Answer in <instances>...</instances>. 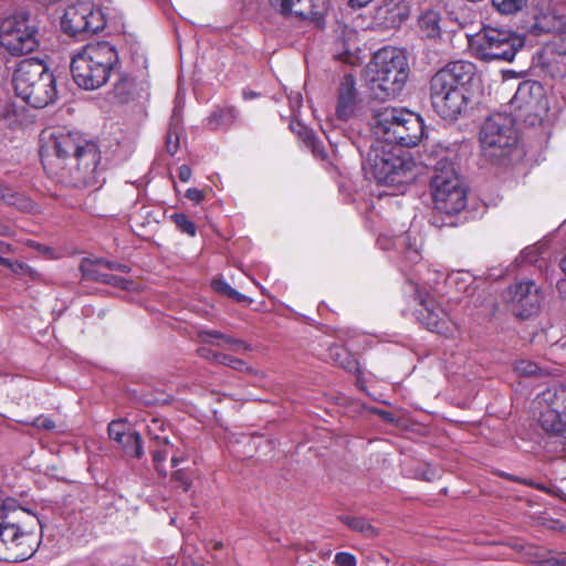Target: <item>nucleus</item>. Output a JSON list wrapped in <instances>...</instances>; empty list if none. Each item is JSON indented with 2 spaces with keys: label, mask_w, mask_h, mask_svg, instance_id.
<instances>
[{
  "label": "nucleus",
  "mask_w": 566,
  "mask_h": 566,
  "mask_svg": "<svg viewBox=\"0 0 566 566\" xmlns=\"http://www.w3.org/2000/svg\"><path fill=\"white\" fill-rule=\"evenodd\" d=\"M49 156L56 159L61 178L74 188H99L105 180L97 144L75 132L57 129L45 143Z\"/></svg>",
  "instance_id": "obj_1"
},
{
  "label": "nucleus",
  "mask_w": 566,
  "mask_h": 566,
  "mask_svg": "<svg viewBox=\"0 0 566 566\" xmlns=\"http://www.w3.org/2000/svg\"><path fill=\"white\" fill-rule=\"evenodd\" d=\"M474 75L473 63L454 61L431 77L430 101L432 108L441 118L454 122L469 113Z\"/></svg>",
  "instance_id": "obj_2"
},
{
  "label": "nucleus",
  "mask_w": 566,
  "mask_h": 566,
  "mask_svg": "<svg viewBox=\"0 0 566 566\" xmlns=\"http://www.w3.org/2000/svg\"><path fill=\"white\" fill-rule=\"evenodd\" d=\"M36 528H42V522L31 511L0 505V560L18 563L32 557L39 545Z\"/></svg>",
  "instance_id": "obj_3"
},
{
  "label": "nucleus",
  "mask_w": 566,
  "mask_h": 566,
  "mask_svg": "<svg viewBox=\"0 0 566 566\" xmlns=\"http://www.w3.org/2000/svg\"><path fill=\"white\" fill-rule=\"evenodd\" d=\"M415 168V160L409 155L376 138L363 160V170L367 178L391 187L412 182L416 179Z\"/></svg>",
  "instance_id": "obj_4"
},
{
  "label": "nucleus",
  "mask_w": 566,
  "mask_h": 566,
  "mask_svg": "<svg viewBox=\"0 0 566 566\" xmlns=\"http://www.w3.org/2000/svg\"><path fill=\"white\" fill-rule=\"evenodd\" d=\"M409 76V64L405 51L384 48L376 52L368 65V85L375 98L386 101L397 97Z\"/></svg>",
  "instance_id": "obj_5"
},
{
  "label": "nucleus",
  "mask_w": 566,
  "mask_h": 566,
  "mask_svg": "<svg viewBox=\"0 0 566 566\" xmlns=\"http://www.w3.org/2000/svg\"><path fill=\"white\" fill-rule=\"evenodd\" d=\"M118 63L116 48L106 41L86 44L71 62L74 82L82 88L96 90L106 84Z\"/></svg>",
  "instance_id": "obj_6"
},
{
  "label": "nucleus",
  "mask_w": 566,
  "mask_h": 566,
  "mask_svg": "<svg viewBox=\"0 0 566 566\" xmlns=\"http://www.w3.org/2000/svg\"><path fill=\"white\" fill-rule=\"evenodd\" d=\"M12 84L17 96L34 108L45 107L55 101V77L38 59L21 61L13 72Z\"/></svg>",
  "instance_id": "obj_7"
},
{
  "label": "nucleus",
  "mask_w": 566,
  "mask_h": 566,
  "mask_svg": "<svg viewBox=\"0 0 566 566\" xmlns=\"http://www.w3.org/2000/svg\"><path fill=\"white\" fill-rule=\"evenodd\" d=\"M375 138L391 147H413L423 135L422 118L407 109L386 107L375 114Z\"/></svg>",
  "instance_id": "obj_8"
},
{
  "label": "nucleus",
  "mask_w": 566,
  "mask_h": 566,
  "mask_svg": "<svg viewBox=\"0 0 566 566\" xmlns=\"http://www.w3.org/2000/svg\"><path fill=\"white\" fill-rule=\"evenodd\" d=\"M431 192L436 209L455 214L467 207V188L450 161H439L431 180Z\"/></svg>",
  "instance_id": "obj_9"
},
{
  "label": "nucleus",
  "mask_w": 566,
  "mask_h": 566,
  "mask_svg": "<svg viewBox=\"0 0 566 566\" xmlns=\"http://www.w3.org/2000/svg\"><path fill=\"white\" fill-rule=\"evenodd\" d=\"M470 45L482 61L512 62L524 39L510 30L486 27L470 40Z\"/></svg>",
  "instance_id": "obj_10"
},
{
  "label": "nucleus",
  "mask_w": 566,
  "mask_h": 566,
  "mask_svg": "<svg viewBox=\"0 0 566 566\" xmlns=\"http://www.w3.org/2000/svg\"><path fill=\"white\" fill-rule=\"evenodd\" d=\"M0 45L11 55H25L39 45V28L27 12H19L0 22Z\"/></svg>",
  "instance_id": "obj_11"
},
{
  "label": "nucleus",
  "mask_w": 566,
  "mask_h": 566,
  "mask_svg": "<svg viewBox=\"0 0 566 566\" xmlns=\"http://www.w3.org/2000/svg\"><path fill=\"white\" fill-rule=\"evenodd\" d=\"M517 133L511 115L495 113L490 115L480 130V143L491 157L505 156L517 145Z\"/></svg>",
  "instance_id": "obj_12"
},
{
  "label": "nucleus",
  "mask_w": 566,
  "mask_h": 566,
  "mask_svg": "<svg viewBox=\"0 0 566 566\" xmlns=\"http://www.w3.org/2000/svg\"><path fill=\"white\" fill-rule=\"evenodd\" d=\"M406 292L413 294L419 308L416 310L417 318L429 331L450 336L457 329L453 321L448 313L430 295L429 291L421 286L413 277H409L406 285Z\"/></svg>",
  "instance_id": "obj_13"
},
{
  "label": "nucleus",
  "mask_w": 566,
  "mask_h": 566,
  "mask_svg": "<svg viewBox=\"0 0 566 566\" xmlns=\"http://www.w3.org/2000/svg\"><path fill=\"white\" fill-rule=\"evenodd\" d=\"M61 27L69 35L85 36L103 30L105 20L93 2L77 1L65 8Z\"/></svg>",
  "instance_id": "obj_14"
},
{
  "label": "nucleus",
  "mask_w": 566,
  "mask_h": 566,
  "mask_svg": "<svg viewBox=\"0 0 566 566\" xmlns=\"http://www.w3.org/2000/svg\"><path fill=\"white\" fill-rule=\"evenodd\" d=\"M512 106L521 112V116L525 117L532 125L541 119L546 113L548 106L545 97V90L539 82L525 81L522 82L514 96L511 99Z\"/></svg>",
  "instance_id": "obj_15"
},
{
  "label": "nucleus",
  "mask_w": 566,
  "mask_h": 566,
  "mask_svg": "<svg viewBox=\"0 0 566 566\" xmlns=\"http://www.w3.org/2000/svg\"><path fill=\"white\" fill-rule=\"evenodd\" d=\"M505 300L512 304L517 316L526 318L538 311L542 295L532 280H525L511 285L505 293Z\"/></svg>",
  "instance_id": "obj_16"
},
{
  "label": "nucleus",
  "mask_w": 566,
  "mask_h": 566,
  "mask_svg": "<svg viewBox=\"0 0 566 566\" xmlns=\"http://www.w3.org/2000/svg\"><path fill=\"white\" fill-rule=\"evenodd\" d=\"M377 244L384 250H397L402 253L405 260L411 264L416 265L421 260V238L415 232L406 231L392 238L387 234H382L377 239Z\"/></svg>",
  "instance_id": "obj_17"
},
{
  "label": "nucleus",
  "mask_w": 566,
  "mask_h": 566,
  "mask_svg": "<svg viewBox=\"0 0 566 566\" xmlns=\"http://www.w3.org/2000/svg\"><path fill=\"white\" fill-rule=\"evenodd\" d=\"M108 436L116 441L127 455L142 458L144 448L142 437L137 431L128 429L127 423L123 420H114L108 424Z\"/></svg>",
  "instance_id": "obj_18"
},
{
  "label": "nucleus",
  "mask_w": 566,
  "mask_h": 566,
  "mask_svg": "<svg viewBox=\"0 0 566 566\" xmlns=\"http://www.w3.org/2000/svg\"><path fill=\"white\" fill-rule=\"evenodd\" d=\"M407 18L405 7L398 0H385L374 15V21L381 29H395Z\"/></svg>",
  "instance_id": "obj_19"
},
{
  "label": "nucleus",
  "mask_w": 566,
  "mask_h": 566,
  "mask_svg": "<svg viewBox=\"0 0 566 566\" xmlns=\"http://www.w3.org/2000/svg\"><path fill=\"white\" fill-rule=\"evenodd\" d=\"M560 32H566V19L551 10L535 14L534 22L530 27V33L535 36L547 33H553L555 36Z\"/></svg>",
  "instance_id": "obj_20"
},
{
  "label": "nucleus",
  "mask_w": 566,
  "mask_h": 566,
  "mask_svg": "<svg viewBox=\"0 0 566 566\" xmlns=\"http://www.w3.org/2000/svg\"><path fill=\"white\" fill-rule=\"evenodd\" d=\"M356 81L352 74H346L340 83L338 103H337V116L340 119H348L356 106Z\"/></svg>",
  "instance_id": "obj_21"
},
{
  "label": "nucleus",
  "mask_w": 566,
  "mask_h": 566,
  "mask_svg": "<svg viewBox=\"0 0 566 566\" xmlns=\"http://www.w3.org/2000/svg\"><path fill=\"white\" fill-rule=\"evenodd\" d=\"M354 343L349 344L348 348L343 347H329V358L339 367L344 368L348 373H354L357 377V385L363 389V370L359 361L352 355L354 350Z\"/></svg>",
  "instance_id": "obj_22"
},
{
  "label": "nucleus",
  "mask_w": 566,
  "mask_h": 566,
  "mask_svg": "<svg viewBox=\"0 0 566 566\" xmlns=\"http://www.w3.org/2000/svg\"><path fill=\"white\" fill-rule=\"evenodd\" d=\"M545 51L555 55L552 61L547 62V65L552 67V75L564 76L566 74V31L555 35L546 45Z\"/></svg>",
  "instance_id": "obj_23"
},
{
  "label": "nucleus",
  "mask_w": 566,
  "mask_h": 566,
  "mask_svg": "<svg viewBox=\"0 0 566 566\" xmlns=\"http://www.w3.org/2000/svg\"><path fill=\"white\" fill-rule=\"evenodd\" d=\"M270 2L284 15L293 13L301 19H317L313 0H270Z\"/></svg>",
  "instance_id": "obj_24"
},
{
  "label": "nucleus",
  "mask_w": 566,
  "mask_h": 566,
  "mask_svg": "<svg viewBox=\"0 0 566 566\" xmlns=\"http://www.w3.org/2000/svg\"><path fill=\"white\" fill-rule=\"evenodd\" d=\"M238 117L239 112L234 106H217L206 118V126L210 130H228Z\"/></svg>",
  "instance_id": "obj_25"
},
{
  "label": "nucleus",
  "mask_w": 566,
  "mask_h": 566,
  "mask_svg": "<svg viewBox=\"0 0 566 566\" xmlns=\"http://www.w3.org/2000/svg\"><path fill=\"white\" fill-rule=\"evenodd\" d=\"M534 408L566 410V386L555 385L539 392L534 399Z\"/></svg>",
  "instance_id": "obj_26"
},
{
  "label": "nucleus",
  "mask_w": 566,
  "mask_h": 566,
  "mask_svg": "<svg viewBox=\"0 0 566 566\" xmlns=\"http://www.w3.org/2000/svg\"><path fill=\"white\" fill-rule=\"evenodd\" d=\"M441 15L436 10L422 12L418 19V27L422 36L437 39L441 35Z\"/></svg>",
  "instance_id": "obj_27"
},
{
  "label": "nucleus",
  "mask_w": 566,
  "mask_h": 566,
  "mask_svg": "<svg viewBox=\"0 0 566 566\" xmlns=\"http://www.w3.org/2000/svg\"><path fill=\"white\" fill-rule=\"evenodd\" d=\"M113 92L119 103H128L138 95V84L134 77L122 73L114 84Z\"/></svg>",
  "instance_id": "obj_28"
},
{
  "label": "nucleus",
  "mask_w": 566,
  "mask_h": 566,
  "mask_svg": "<svg viewBox=\"0 0 566 566\" xmlns=\"http://www.w3.org/2000/svg\"><path fill=\"white\" fill-rule=\"evenodd\" d=\"M105 259H84L81 262L80 269L84 277L101 282L102 277L105 276L107 269Z\"/></svg>",
  "instance_id": "obj_29"
},
{
  "label": "nucleus",
  "mask_w": 566,
  "mask_h": 566,
  "mask_svg": "<svg viewBox=\"0 0 566 566\" xmlns=\"http://www.w3.org/2000/svg\"><path fill=\"white\" fill-rule=\"evenodd\" d=\"M0 198L7 205L13 206L20 210H28L32 207V202L29 198L2 185H0Z\"/></svg>",
  "instance_id": "obj_30"
},
{
  "label": "nucleus",
  "mask_w": 566,
  "mask_h": 566,
  "mask_svg": "<svg viewBox=\"0 0 566 566\" xmlns=\"http://www.w3.org/2000/svg\"><path fill=\"white\" fill-rule=\"evenodd\" d=\"M172 448V444L169 442V444H163L155 443L151 449V458L155 470L161 475L167 476V470L164 465V462L166 461L168 454L170 453V449Z\"/></svg>",
  "instance_id": "obj_31"
},
{
  "label": "nucleus",
  "mask_w": 566,
  "mask_h": 566,
  "mask_svg": "<svg viewBox=\"0 0 566 566\" xmlns=\"http://www.w3.org/2000/svg\"><path fill=\"white\" fill-rule=\"evenodd\" d=\"M344 523L353 531L363 534L365 537L373 538L378 535V531L369 521L363 517L347 516Z\"/></svg>",
  "instance_id": "obj_32"
},
{
  "label": "nucleus",
  "mask_w": 566,
  "mask_h": 566,
  "mask_svg": "<svg viewBox=\"0 0 566 566\" xmlns=\"http://www.w3.org/2000/svg\"><path fill=\"white\" fill-rule=\"evenodd\" d=\"M178 125L179 115L177 113V109L175 108L174 114L171 116L170 127L166 136V148L170 155H175L179 148Z\"/></svg>",
  "instance_id": "obj_33"
},
{
  "label": "nucleus",
  "mask_w": 566,
  "mask_h": 566,
  "mask_svg": "<svg viewBox=\"0 0 566 566\" xmlns=\"http://www.w3.org/2000/svg\"><path fill=\"white\" fill-rule=\"evenodd\" d=\"M291 129L297 134V136L304 142V144L315 154V136L312 129H308L298 120H292L290 123Z\"/></svg>",
  "instance_id": "obj_34"
},
{
  "label": "nucleus",
  "mask_w": 566,
  "mask_h": 566,
  "mask_svg": "<svg viewBox=\"0 0 566 566\" xmlns=\"http://www.w3.org/2000/svg\"><path fill=\"white\" fill-rule=\"evenodd\" d=\"M148 434L154 440L155 443L163 444H169V439L166 434H163L165 432V424L161 420L154 418L150 420V422L147 424Z\"/></svg>",
  "instance_id": "obj_35"
},
{
  "label": "nucleus",
  "mask_w": 566,
  "mask_h": 566,
  "mask_svg": "<svg viewBox=\"0 0 566 566\" xmlns=\"http://www.w3.org/2000/svg\"><path fill=\"white\" fill-rule=\"evenodd\" d=\"M514 370L521 376H543L546 371L536 363L527 359H521L515 363Z\"/></svg>",
  "instance_id": "obj_36"
},
{
  "label": "nucleus",
  "mask_w": 566,
  "mask_h": 566,
  "mask_svg": "<svg viewBox=\"0 0 566 566\" xmlns=\"http://www.w3.org/2000/svg\"><path fill=\"white\" fill-rule=\"evenodd\" d=\"M0 264L8 268L12 273L18 275H30L34 274V271L25 263L10 260L8 258L0 256Z\"/></svg>",
  "instance_id": "obj_37"
},
{
  "label": "nucleus",
  "mask_w": 566,
  "mask_h": 566,
  "mask_svg": "<svg viewBox=\"0 0 566 566\" xmlns=\"http://www.w3.org/2000/svg\"><path fill=\"white\" fill-rule=\"evenodd\" d=\"M171 220L181 232L190 237L196 235L197 227L185 213H174Z\"/></svg>",
  "instance_id": "obj_38"
},
{
  "label": "nucleus",
  "mask_w": 566,
  "mask_h": 566,
  "mask_svg": "<svg viewBox=\"0 0 566 566\" xmlns=\"http://www.w3.org/2000/svg\"><path fill=\"white\" fill-rule=\"evenodd\" d=\"M527 0H492L494 7L505 14H512L523 9Z\"/></svg>",
  "instance_id": "obj_39"
},
{
  "label": "nucleus",
  "mask_w": 566,
  "mask_h": 566,
  "mask_svg": "<svg viewBox=\"0 0 566 566\" xmlns=\"http://www.w3.org/2000/svg\"><path fill=\"white\" fill-rule=\"evenodd\" d=\"M227 334H223L219 331H210V329H201L198 332V337L202 343L221 347L220 342H224V337Z\"/></svg>",
  "instance_id": "obj_40"
},
{
  "label": "nucleus",
  "mask_w": 566,
  "mask_h": 566,
  "mask_svg": "<svg viewBox=\"0 0 566 566\" xmlns=\"http://www.w3.org/2000/svg\"><path fill=\"white\" fill-rule=\"evenodd\" d=\"M172 481L180 486L185 492L189 491L192 484V478L187 469H177L171 474Z\"/></svg>",
  "instance_id": "obj_41"
},
{
  "label": "nucleus",
  "mask_w": 566,
  "mask_h": 566,
  "mask_svg": "<svg viewBox=\"0 0 566 566\" xmlns=\"http://www.w3.org/2000/svg\"><path fill=\"white\" fill-rule=\"evenodd\" d=\"M532 562L539 563L543 566H566V553L560 552L556 555L541 558L537 554L531 557Z\"/></svg>",
  "instance_id": "obj_42"
},
{
  "label": "nucleus",
  "mask_w": 566,
  "mask_h": 566,
  "mask_svg": "<svg viewBox=\"0 0 566 566\" xmlns=\"http://www.w3.org/2000/svg\"><path fill=\"white\" fill-rule=\"evenodd\" d=\"M218 364L223 365V366H228V367H230V368H232L234 370L248 369L245 367L244 360L235 358V357L230 356V355H226V354L221 355L220 361Z\"/></svg>",
  "instance_id": "obj_43"
},
{
  "label": "nucleus",
  "mask_w": 566,
  "mask_h": 566,
  "mask_svg": "<svg viewBox=\"0 0 566 566\" xmlns=\"http://www.w3.org/2000/svg\"><path fill=\"white\" fill-rule=\"evenodd\" d=\"M211 286L217 293H220L228 297H230L232 294H235V290L233 287H231L230 284L221 277L214 279L211 282Z\"/></svg>",
  "instance_id": "obj_44"
},
{
  "label": "nucleus",
  "mask_w": 566,
  "mask_h": 566,
  "mask_svg": "<svg viewBox=\"0 0 566 566\" xmlns=\"http://www.w3.org/2000/svg\"><path fill=\"white\" fill-rule=\"evenodd\" d=\"M224 344H228L232 350L235 352H249L252 349V346L248 344L247 342L235 338L233 336L227 335L224 337Z\"/></svg>",
  "instance_id": "obj_45"
},
{
  "label": "nucleus",
  "mask_w": 566,
  "mask_h": 566,
  "mask_svg": "<svg viewBox=\"0 0 566 566\" xmlns=\"http://www.w3.org/2000/svg\"><path fill=\"white\" fill-rule=\"evenodd\" d=\"M334 564L335 566H356L357 560L353 554L347 552H339L335 555Z\"/></svg>",
  "instance_id": "obj_46"
},
{
  "label": "nucleus",
  "mask_w": 566,
  "mask_h": 566,
  "mask_svg": "<svg viewBox=\"0 0 566 566\" xmlns=\"http://www.w3.org/2000/svg\"><path fill=\"white\" fill-rule=\"evenodd\" d=\"M31 424L38 429L48 431L53 430L55 428V422L50 417H46L44 415L34 418Z\"/></svg>",
  "instance_id": "obj_47"
},
{
  "label": "nucleus",
  "mask_w": 566,
  "mask_h": 566,
  "mask_svg": "<svg viewBox=\"0 0 566 566\" xmlns=\"http://www.w3.org/2000/svg\"><path fill=\"white\" fill-rule=\"evenodd\" d=\"M108 285H112L119 290L128 291L133 287L134 282L129 279L113 274L111 281H108Z\"/></svg>",
  "instance_id": "obj_48"
},
{
  "label": "nucleus",
  "mask_w": 566,
  "mask_h": 566,
  "mask_svg": "<svg viewBox=\"0 0 566 566\" xmlns=\"http://www.w3.org/2000/svg\"><path fill=\"white\" fill-rule=\"evenodd\" d=\"M538 255H539L538 248L530 247L521 252L520 258H521L522 262L533 263V262L537 261Z\"/></svg>",
  "instance_id": "obj_49"
},
{
  "label": "nucleus",
  "mask_w": 566,
  "mask_h": 566,
  "mask_svg": "<svg viewBox=\"0 0 566 566\" xmlns=\"http://www.w3.org/2000/svg\"><path fill=\"white\" fill-rule=\"evenodd\" d=\"M198 354H199L200 357H202V358H205L207 360L217 363V364L220 361V358H221V355H222L220 353L213 352L209 347H200V348H198Z\"/></svg>",
  "instance_id": "obj_50"
},
{
  "label": "nucleus",
  "mask_w": 566,
  "mask_h": 566,
  "mask_svg": "<svg viewBox=\"0 0 566 566\" xmlns=\"http://www.w3.org/2000/svg\"><path fill=\"white\" fill-rule=\"evenodd\" d=\"M105 264H106L108 271H111V272L115 271V272H120V273H128L130 271L129 265H127L125 263L117 262V261L106 260Z\"/></svg>",
  "instance_id": "obj_51"
},
{
  "label": "nucleus",
  "mask_w": 566,
  "mask_h": 566,
  "mask_svg": "<svg viewBox=\"0 0 566 566\" xmlns=\"http://www.w3.org/2000/svg\"><path fill=\"white\" fill-rule=\"evenodd\" d=\"M186 198L195 203H200L205 198V193L198 188H189L186 191Z\"/></svg>",
  "instance_id": "obj_52"
},
{
  "label": "nucleus",
  "mask_w": 566,
  "mask_h": 566,
  "mask_svg": "<svg viewBox=\"0 0 566 566\" xmlns=\"http://www.w3.org/2000/svg\"><path fill=\"white\" fill-rule=\"evenodd\" d=\"M417 478L422 479L424 481H433L438 476L437 470L432 468H427L417 472Z\"/></svg>",
  "instance_id": "obj_53"
},
{
  "label": "nucleus",
  "mask_w": 566,
  "mask_h": 566,
  "mask_svg": "<svg viewBox=\"0 0 566 566\" xmlns=\"http://www.w3.org/2000/svg\"><path fill=\"white\" fill-rule=\"evenodd\" d=\"M191 168L187 165H181L179 168H178V178L182 181V182H187L190 180L191 178Z\"/></svg>",
  "instance_id": "obj_54"
},
{
  "label": "nucleus",
  "mask_w": 566,
  "mask_h": 566,
  "mask_svg": "<svg viewBox=\"0 0 566 566\" xmlns=\"http://www.w3.org/2000/svg\"><path fill=\"white\" fill-rule=\"evenodd\" d=\"M289 102L292 112H295L302 104V96L300 93H294L289 96Z\"/></svg>",
  "instance_id": "obj_55"
},
{
  "label": "nucleus",
  "mask_w": 566,
  "mask_h": 566,
  "mask_svg": "<svg viewBox=\"0 0 566 566\" xmlns=\"http://www.w3.org/2000/svg\"><path fill=\"white\" fill-rule=\"evenodd\" d=\"M371 0H349L348 1V4L353 8V9H360L365 6H367L368 3H370Z\"/></svg>",
  "instance_id": "obj_56"
},
{
  "label": "nucleus",
  "mask_w": 566,
  "mask_h": 566,
  "mask_svg": "<svg viewBox=\"0 0 566 566\" xmlns=\"http://www.w3.org/2000/svg\"><path fill=\"white\" fill-rule=\"evenodd\" d=\"M30 245L36 250H39L41 253L43 254H50L52 253V249L50 247H46V245H42L40 243H35V242H31Z\"/></svg>",
  "instance_id": "obj_57"
},
{
  "label": "nucleus",
  "mask_w": 566,
  "mask_h": 566,
  "mask_svg": "<svg viewBox=\"0 0 566 566\" xmlns=\"http://www.w3.org/2000/svg\"><path fill=\"white\" fill-rule=\"evenodd\" d=\"M184 461H185V457L184 455H176V454H174L171 457V460H170L171 467L176 468V467H178Z\"/></svg>",
  "instance_id": "obj_58"
},
{
  "label": "nucleus",
  "mask_w": 566,
  "mask_h": 566,
  "mask_svg": "<svg viewBox=\"0 0 566 566\" xmlns=\"http://www.w3.org/2000/svg\"><path fill=\"white\" fill-rule=\"evenodd\" d=\"M242 96L245 101H250V99L258 97L259 94L253 91H243Z\"/></svg>",
  "instance_id": "obj_59"
},
{
  "label": "nucleus",
  "mask_w": 566,
  "mask_h": 566,
  "mask_svg": "<svg viewBox=\"0 0 566 566\" xmlns=\"http://www.w3.org/2000/svg\"><path fill=\"white\" fill-rule=\"evenodd\" d=\"M230 298H232L239 303L245 302L248 300V297L245 295L239 293L237 290H235V294H232L230 296Z\"/></svg>",
  "instance_id": "obj_60"
},
{
  "label": "nucleus",
  "mask_w": 566,
  "mask_h": 566,
  "mask_svg": "<svg viewBox=\"0 0 566 566\" xmlns=\"http://www.w3.org/2000/svg\"><path fill=\"white\" fill-rule=\"evenodd\" d=\"M112 276H113V273H111V271L106 270L105 276L102 277L99 283L108 284V281H111Z\"/></svg>",
  "instance_id": "obj_61"
},
{
  "label": "nucleus",
  "mask_w": 566,
  "mask_h": 566,
  "mask_svg": "<svg viewBox=\"0 0 566 566\" xmlns=\"http://www.w3.org/2000/svg\"><path fill=\"white\" fill-rule=\"evenodd\" d=\"M9 248H10V245H9V244L0 243V251H1V252L8 251V250H9Z\"/></svg>",
  "instance_id": "obj_62"
},
{
  "label": "nucleus",
  "mask_w": 566,
  "mask_h": 566,
  "mask_svg": "<svg viewBox=\"0 0 566 566\" xmlns=\"http://www.w3.org/2000/svg\"><path fill=\"white\" fill-rule=\"evenodd\" d=\"M0 234H4V232H3V231H0Z\"/></svg>",
  "instance_id": "obj_63"
}]
</instances>
